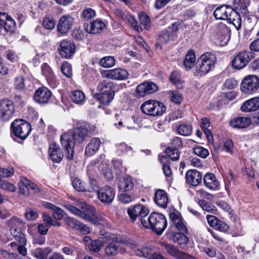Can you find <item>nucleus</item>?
<instances>
[{
  "label": "nucleus",
  "instance_id": "f257e3e1",
  "mask_svg": "<svg viewBox=\"0 0 259 259\" xmlns=\"http://www.w3.org/2000/svg\"><path fill=\"white\" fill-rule=\"evenodd\" d=\"M89 125L87 122H81L74 129V132L67 133L61 136L60 141L63 151L55 142H52L49 146V156L55 162L59 163L64 156L67 159H72L74 154V144L84 141L88 134Z\"/></svg>",
  "mask_w": 259,
  "mask_h": 259
},
{
  "label": "nucleus",
  "instance_id": "f03ea898",
  "mask_svg": "<svg viewBox=\"0 0 259 259\" xmlns=\"http://www.w3.org/2000/svg\"><path fill=\"white\" fill-rule=\"evenodd\" d=\"M216 62V57L212 53L207 52L201 55L196 63V75L202 76L207 74L214 67Z\"/></svg>",
  "mask_w": 259,
  "mask_h": 259
},
{
  "label": "nucleus",
  "instance_id": "7ed1b4c3",
  "mask_svg": "<svg viewBox=\"0 0 259 259\" xmlns=\"http://www.w3.org/2000/svg\"><path fill=\"white\" fill-rule=\"evenodd\" d=\"M144 227L150 228L157 234L161 235L167 227L166 218L162 214L153 212L144 221Z\"/></svg>",
  "mask_w": 259,
  "mask_h": 259
},
{
  "label": "nucleus",
  "instance_id": "20e7f679",
  "mask_svg": "<svg viewBox=\"0 0 259 259\" xmlns=\"http://www.w3.org/2000/svg\"><path fill=\"white\" fill-rule=\"evenodd\" d=\"M78 206L82 209L80 218L90 222L95 225H104L105 221L103 218L96 214L94 207L84 201H78Z\"/></svg>",
  "mask_w": 259,
  "mask_h": 259
},
{
  "label": "nucleus",
  "instance_id": "39448f33",
  "mask_svg": "<svg viewBox=\"0 0 259 259\" xmlns=\"http://www.w3.org/2000/svg\"><path fill=\"white\" fill-rule=\"evenodd\" d=\"M149 213V209L140 203L131 206L127 210V213L133 223H139L144 226V221H146V217Z\"/></svg>",
  "mask_w": 259,
  "mask_h": 259
},
{
  "label": "nucleus",
  "instance_id": "423d86ee",
  "mask_svg": "<svg viewBox=\"0 0 259 259\" xmlns=\"http://www.w3.org/2000/svg\"><path fill=\"white\" fill-rule=\"evenodd\" d=\"M142 111L147 115L155 116L161 115L166 110L164 104L157 100H149L141 106Z\"/></svg>",
  "mask_w": 259,
  "mask_h": 259
},
{
  "label": "nucleus",
  "instance_id": "0eeeda50",
  "mask_svg": "<svg viewBox=\"0 0 259 259\" xmlns=\"http://www.w3.org/2000/svg\"><path fill=\"white\" fill-rule=\"evenodd\" d=\"M8 225L11 234L15 240L18 243H25L26 241L25 235L22 232V229L25 227L23 221L17 218H12L8 221Z\"/></svg>",
  "mask_w": 259,
  "mask_h": 259
},
{
  "label": "nucleus",
  "instance_id": "6e6552de",
  "mask_svg": "<svg viewBox=\"0 0 259 259\" xmlns=\"http://www.w3.org/2000/svg\"><path fill=\"white\" fill-rule=\"evenodd\" d=\"M11 127L14 135L22 140L25 139L31 131L30 124L22 119L14 120L11 124Z\"/></svg>",
  "mask_w": 259,
  "mask_h": 259
},
{
  "label": "nucleus",
  "instance_id": "1a4fd4ad",
  "mask_svg": "<svg viewBox=\"0 0 259 259\" xmlns=\"http://www.w3.org/2000/svg\"><path fill=\"white\" fill-rule=\"evenodd\" d=\"M259 88V78L254 75H249L242 80L240 85L241 91L247 94L255 93Z\"/></svg>",
  "mask_w": 259,
  "mask_h": 259
},
{
  "label": "nucleus",
  "instance_id": "9d476101",
  "mask_svg": "<svg viewBox=\"0 0 259 259\" xmlns=\"http://www.w3.org/2000/svg\"><path fill=\"white\" fill-rule=\"evenodd\" d=\"M253 57V54L250 51H240L234 57L232 60V66L233 68L236 69H242L246 66Z\"/></svg>",
  "mask_w": 259,
  "mask_h": 259
},
{
  "label": "nucleus",
  "instance_id": "9b49d317",
  "mask_svg": "<svg viewBox=\"0 0 259 259\" xmlns=\"http://www.w3.org/2000/svg\"><path fill=\"white\" fill-rule=\"evenodd\" d=\"M84 243H88L92 241V243H126L127 241L125 238H123L119 235L112 234L109 233H106L100 237L98 240L92 241L91 238L89 236H84L83 238Z\"/></svg>",
  "mask_w": 259,
  "mask_h": 259
},
{
  "label": "nucleus",
  "instance_id": "f8f14e48",
  "mask_svg": "<svg viewBox=\"0 0 259 259\" xmlns=\"http://www.w3.org/2000/svg\"><path fill=\"white\" fill-rule=\"evenodd\" d=\"M14 105L12 101L7 99L0 100V120H9L14 114Z\"/></svg>",
  "mask_w": 259,
  "mask_h": 259
},
{
  "label": "nucleus",
  "instance_id": "ddd939ff",
  "mask_svg": "<svg viewBox=\"0 0 259 259\" xmlns=\"http://www.w3.org/2000/svg\"><path fill=\"white\" fill-rule=\"evenodd\" d=\"M76 46L71 40L63 39L59 42L58 51L62 58H70L75 52Z\"/></svg>",
  "mask_w": 259,
  "mask_h": 259
},
{
  "label": "nucleus",
  "instance_id": "4468645a",
  "mask_svg": "<svg viewBox=\"0 0 259 259\" xmlns=\"http://www.w3.org/2000/svg\"><path fill=\"white\" fill-rule=\"evenodd\" d=\"M158 90L157 85L153 82H144L139 84L136 89V96L144 97L155 93Z\"/></svg>",
  "mask_w": 259,
  "mask_h": 259
},
{
  "label": "nucleus",
  "instance_id": "2eb2a0df",
  "mask_svg": "<svg viewBox=\"0 0 259 259\" xmlns=\"http://www.w3.org/2000/svg\"><path fill=\"white\" fill-rule=\"evenodd\" d=\"M101 74L103 78L116 80H124L128 75V72L125 70L121 68L103 70L101 72Z\"/></svg>",
  "mask_w": 259,
  "mask_h": 259
},
{
  "label": "nucleus",
  "instance_id": "dca6fc26",
  "mask_svg": "<svg viewBox=\"0 0 259 259\" xmlns=\"http://www.w3.org/2000/svg\"><path fill=\"white\" fill-rule=\"evenodd\" d=\"M115 191L111 187L105 186L100 188L97 193L99 200L104 203L109 204L111 203L115 197Z\"/></svg>",
  "mask_w": 259,
  "mask_h": 259
},
{
  "label": "nucleus",
  "instance_id": "f3484780",
  "mask_svg": "<svg viewBox=\"0 0 259 259\" xmlns=\"http://www.w3.org/2000/svg\"><path fill=\"white\" fill-rule=\"evenodd\" d=\"M74 23V19L70 15L62 16L57 25V30L61 34H66L71 29Z\"/></svg>",
  "mask_w": 259,
  "mask_h": 259
},
{
  "label": "nucleus",
  "instance_id": "a211bd4d",
  "mask_svg": "<svg viewBox=\"0 0 259 259\" xmlns=\"http://www.w3.org/2000/svg\"><path fill=\"white\" fill-rule=\"evenodd\" d=\"M51 96V92L48 89L45 87H41L35 91L33 98L36 102L42 104L47 103Z\"/></svg>",
  "mask_w": 259,
  "mask_h": 259
},
{
  "label": "nucleus",
  "instance_id": "6ab92c4d",
  "mask_svg": "<svg viewBox=\"0 0 259 259\" xmlns=\"http://www.w3.org/2000/svg\"><path fill=\"white\" fill-rule=\"evenodd\" d=\"M168 253L179 259H195L192 256L181 251L178 246L174 244H163Z\"/></svg>",
  "mask_w": 259,
  "mask_h": 259
},
{
  "label": "nucleus",
  "instance_id": "aec40b11",
  "mask_svg": "<svg viewBox=\"0 0 259 259\" xmlns=\"http://www.w3.org/2000/svg\"><path fill=\"white\" fill-rule=\"evenodd\" d=\"M234 11L233 8L227 5H223L215 10L213 16L217 19L228 20Z\"/></svg>",
  "mask_w": 259,
  "mask_h": 259
},
{
  "label": "nucleus",
  "instance_id": "412c9836",
  "mask_svg": "<svg viewBox=\"0 0 259 259\" xmlns=\"http://www.w3.org/2000/svg\"><path fill=\"white\" fill-rule=\"evenodd\" d=\"M41 70L50 86L52 88H55L57 86V80L49 65L47 63H44L41 66Z\"/></svg>",
  "mask_w": 259,
  "mask_h": 259
},
{
  "label": "nucleus",
  "instance_id": "4be33fe9",
  "mask_svg": "<svg viewBox=\"0 0 259 259\" xmlns=\"http://www.w3.org/2000/svg\"><path fill=\"white\" fill-rule=\"evenodd\" d=\"M205 186L212 191L218 190L220 188V182L215 176L212 173H207L204 175L203 178Z\"/></svg>",
  "mask_w": 259,
  "mask_h": 259
},
{
  "label": "nucleus",
  "instance_id": "5701e85b",
  "mask_svg": "<svg viewBox=\"0 0 259 259\" xmlns=\"http://www.w3.org/2000/svg\"><path fill=\"white\" fill-rule=\"evenodd\" d=\"M186 182L193 186H196L202 181V175L196 170H190L186 174Z\"/></svg>",
  "mask_w": 259,
  "mask_h": 259
},
{
  "label": "nucleus",
  "instance_id": "b1692460",
  "mask_svg": "<svg viewBox=\"0 0 259 259\" xmlns=\"http://www.w3.org/2000/svg\"><path fill=\"white\" fill-rule=\"evenodd\" d=\"M42 205L47 209H49L53 211L52 216L56 220H61L64 218L66 214L65 211L61 208L56 206L53 204L47 202L43 201Z\"/></svg>",
  "mask_w": 259,
  "mask_h": 259
},
{
  "label": "nucleus",
  "instance_id": "393cba45",
  "mask_svg": "<svg viewBox=\"0 0 259 259\" xmlns=\"http://www.w3.org/2000/svg\"><path fill=\"white\" fill-rule=\"evenodd\" d=\"M250 0H233V10L242 15L248 13V7L250 5Z\"/></svg>",
  "mask_w": 259,
  "mask_h": 259
},
{
  "label": "nucleus",
  "instance_id": "a878e982",
  "mask_svg": "<svg viewBox=\"0 0 259 259\" xmlns=\"http://www.w3.org/2000/svg\"><path fill=\"white\" fill-rule=\"evenodd\" d=\"M154 201L158 206L166 208L168 202V198L166 192L162 189L156 190L154 194Z\"/></svg>",
  "mask_w": 259,
  "mask_h": 259
},
{
  "label": "nucleus",
  "instance_id": "bb28decb",
  "mask_svg": "<svg viewBox=\"0 0 259 259\" xmlns=\"http://www.w3.org/2000/svg\"><path fill=\"white\" fill-rule=\"evenodd\" d=\"M259 109V97L251 98L244 102L241 107L243 112H249Z\"/></svg>",
  "mask_w": 259,
  "mask_h": 259
},
{
  "label": "nucleus",
  "instance_id": "cd10ccee",
  "mask_svg": "<svg viewBox=\"0 0 259 259\" xmlns=\"http://www.w3.org/2000/svg\"><path fill=\"white\" fill-rule=\"evenodd\" d=\"M169 218L178 230L184 232H186L187 231L185 225L182 221L181 215L178 211L170 213Z\"/></svg>",
  "mask_w": 259,
  "mask_h": 259
},
{
  "label": "nucleus",
  "instance_id": "c85d7f7f",
  "mask_svg": "<svg viewBox=\"0 0 259 259\" xmlns=\"http://www.w3.org/2000/svg\"><path fill=\"white\" fill-rule=\"evenodd\" d=\"M101 144L100 139L98 138H93L85 148V155L88 156H91L95 154L99 149Z\"/></svg>",
  "mask_w": 259,
  "mask_h": 259
},
{
  "label": "nucleus",
  "instance_id": "c756f323",
  "mask_svg": "<svg viewBox=\"0 0 259 259\" xmlns=\"http://www.w3.org/2000/svg\"><path fill=\"white\" fill-rule=\"evenodd\" d=\"M105 26V24L102 21L96 20L87 25L85 29L88 33L96 34L103 30Z\"/></svg>",
  "mask_w": 259,
  "mask_h": 259
},
{
  "label": "nucleus",
  "instance_id": "7c9ffc66",
  "mask_svg": "<svg viewBox=\"0 0 259 259\" xmlns=\"http://www.w3.org/2000/svg\"><path fill=\"white\" fill-rule=\"evenodd\" d=\"M117 187L120 190L123 191H128L132 190L134 187L132 178L128 176H125L119 179Z\"/></svg>",
  "mask_w": 259,
  "mask_h": 259
},
{
  "label": "nucleus",
  "instance_id": "2f4dec72",
  "mask_svg": "<svg viewBox=\"0 0 259 259\" xmlns=\"http://www.w3.org/2000/svg\"><path fill=\"white\" fill-rule=\"evenodd\" d=\"M250 123V120L246 117L235 118L230 121V125L233 128H243L246 127Z\"/></svg>",
  "mask_w": 259,
  "mask_h": 259
},
{
  "label": "nucleus",
  "instance_id": "473e14b6",
  "mask_svg": "<svg viewBox=\"0 0 259 259\" xmlns=\"http://www.w3.org/2000/svg\"><path fill=\"white\" fill-rule=\"evenodd\" d=\"M114 93L113 92H109L108 93H100L93 95L95 99L104 105H108L113 100Z\"/></svg>",
  "mask_w": 259,
  "mask_h": 259
},
{
  "label": "nucleus",
  "instance_id": "72a5a7b5",
  "mask_svg": "<svg viewBox=\"0 0 259 259\" xmlns=\"http://www.w3.org/2000/svg\"><path fill=\"white\" fill-rule=\"evenodd\" d=\"M196 63V57L194 52L189 50L186 55L184 60V65L187 69L192 68Z\"/></svg>",
  "mask_w": 259,
  "mask_h": 259
},
{
  "label": "nucleus",
  "instance_id": "f704fd0d",
  "mask_svg": "<svg viewBox=\"0 0 259 259\" xmlns=\"http://www.w3.org/2000/svg\"><path fill=\"white\" fill-rule=\"evenodd\" d=\"M169 240L178 243H188V238L182 233L169 232L168 233Z\"/></svg>",
  "mask_w": 259,
  "mask_h": 259
},
{
  "label": "nucleus",
  "instance_id": "c9c22d12",
  "mask_svg": "<svg viewBox=\"0 0 259 259\" xmlns=\"http://www.w3.org/2000/svg\"><path fill=\"white\" fill-rule=\"evenodd\" d=\"M160 161L162 163V169L165 176L170 179L172 176V170L170 167V161L166 156H162L159 157Z\"/></svg>",
  "mask_w": 259,
  "mask_h": 259
},
{
  "label": "nucleus",
  "instance_id": "e433bc0d",
  "mask_svg": "<svg viewBox=\"0 0 259 259\" xmlns=\"http://www.w3.org/2000/svg\"><path fill=\"white\" fill-rule=\"evenodd\" d=\"M230 23H232L235 27L237 30L240 29L241 27V19L240 14L234 11L231 15V17L227 20Z\"/></svg>",
  "mask_w": 259,
  "mask_h": 259
},
{
  "label": "nucleus",
  "instance_id": "4c0bfd02",
  "mask_svg": "<svg viewBox=\"0 0 259 259\" xmlns=\"http://www.w3.org/2000/svg\"><path fill=\"white\" fill-rule=\"evenodd\" d=\"M71 100L76 104H83L85 100V95L79 90H75L72 92L70 95Z\"/></svg>",
  "mask_w": 259,
  "mask_h": 259
},
{
  "label": "nucleus",
  "instance_id": "58836bf2",
  "mask_svg": "<svg viewBox=\"0 0 259 259\" xmlns=\"http://www.w3.org/2000/svg\"><path fill=\"white\" fill-rule=\"evenodd\" d=\"M29 180L25 177H21L20 182L19 184V193L22 194L25 196H27L29 195V187L28 183Z\"/></svg>",
  "mask_w": 259,
  "mask_h": 259
},
{
  "label": "nucleus",
  "instance_id": "ea45409f",
  "mask_svg": "<svg viewBox=\"0 0 259 259\" xmlns=\"http://www.w3.org/2000/svg\"><path fill=\"white\" fill-rule=\"evenodd\" d=\"M153 250V247L150 244H145L144 246L141 248H138L135 250L137 255L146 257Z\"/></svg>",
  "mask_w": 259,
  "mask_h": 259
},
{
  "label": "nucleus",
  "instance_id": "a19ab883",
  "mask_svg": "<svg viewBox=\"0 0 259 259\" xmlns=\"http://www.w3.org/2000/svg\"><path fill=\"white\" fill-rule=\"evenodd\" d=\"M175 34L174 33L165 31L159 35L158 41L160 44H165L170 41L175 40Z\"/></svg>",
  "mask_w": 259,
  "mask_h": 259
},
{
  "label": "nucleus",
  "instance_id": "79ce46f5",
  "mask_svg": "<svg viewBox=\"0 0 259 259\" xmlns=\"http://www.w3.org/2000/svg\"><path fill=\"white\" fill-rule=\"evenodd\" d=\"M139 19L145 29L148 30L151 27V20L149 16L144 12H141L139 14Z\"/></svg>",
  "mask_w": 259,
  "mask_h": 259
},
{
  "label": "nucleus",
  "instance_id": "37998d69",
  "mask_svg": "<svg viewBox=\"0 0 259 259\" xmlns=\"http://www.w3.org/2000/svg\"><path fill=\"white\" fill-rule=\"evenodd\" d=\"M99 63L103 67L110 68L115 65V60L112 56H106L101 58Z\"/></svg>",
  "mask_w": 259,
  "mask_h": 259
},
{
  "label": "nucleus",
  "instance_id": "c03bdc74",
  "mask_svg": "<svg viewBox=\"0 0 259 259\" xmlns=\"http://www.w3.org/2000/svg\"><path fill=\"white\" fill-rule=\"evenodd\" d=\"M112 83L109 81L103 80L99 82L97 89L102 93H108L109 92H113L111 90Z\"/></svg>",
  "mask_w": 259,
  "mask_h": 259
},
{
  "label": "nucleus",
  "instance_id": "a18cd8bd",
  "mask_svg": "<svg viewBox=\"0 0 259 259\" xmlns=\"http://www.w3.org/2000/svg\"><path fill=\"white\" fill-rule=\"evenodd\" d=\"M165 154L168 159L177 160L180 158V153L177 148L168 147L165 149Z\"/></svg>",
  "mask_w": 259,
  "mask_h": 259
},
{
  "label": "nucleus",
  "instance_id": "49530a36",
  "mask_svg": "<svg viewBox=\"0 0 259 259\" xmlns=\"http://www.w3.org/2000/svg\"><path fill=\"white\" fill-rule=\"evenodd\" d=\"M178 133L184 136H189L192 133V127L190 125L182 124L178 127Z\"/></svg>",
  "mask_w": 259,
  "mask_h": 259
},
{
  "label": "nucleus",
  "instance_id": "de8ad7c7",
  "mask_svg": "<svg viewBox=\"0 0 259 259\" xmlns=\"http://www.w3.org/2000/svg\"><path fill=\"white\" fill-rule=\"evenodd\" d=\"M72 184L74 189L78 191H87L84 183L78 178H72Z\"/></svg>",
  "mask_w": 259,
  "mask_h": 259
},
{
  "label": "nucleus",
  "instance_id": "09e8293b",
  "mask_svg": "<svg viewBox=\"0 0 259 259\" xmlns=\"http://www.w3.org/2000/svg\"><path fill=\"white\" fill-rule=\"evenodd\" d=\"M64 222L69 227L78 230L80 227L81 222L77 220L67 217L64 218Z\"/></svg>",
  "mask_w": 259,
  "mask_h": 259
},
{
  "label": "nucleus",
  "instance_id": "8fccbe9b",
  "mask_svg": "<svg viewBox=\"0 0 259 259\" xmlns=\"http://www.w3.org/2000/svg\"><path fill=\"white\" fill-rule=\"evenodd\" d=\"M116 153L118 155L125 154L128 152L132 151V148L131 146H128L125 143H120L116 145Z\"/></svg>",
  "mask_w": 259,
  "mask_h": 259
},
{
  "label": "nucleus",
  "instance_id": "3c124183",
  "mask_svg": "<svg viewBox=\"0 0 259 259\" xmlns=\"http://www.w3.org/2000/svg\"><path fill=\"white\" fill-rule=\"evenodd\" d=\"M2 28H4L5 30L8 32H14L16 28L15 21L10 17L5 23Z\"/></svg>",
  "mask_w": 259,
  "mask_h": 259
},
{
  "label": "nucleus",
  "instance_id": "603ef678",
  "mask_svg": "<svg viewBox=\"0 0 259 259\" xmlns=\"http://www.w3.org/2000/svg\"><path fill=\"white\" fill-rule=\"evenodd\" d=\"M193 151L195 154L202 158H206L209 155L208 150L200 146L194 147Z\"/></svg>",
  "mask_w": 259,
  "mask_h": 259
},
{
  "label": "nucleus",
  "instance_id": "864d4df0",
  "mask_svg": "<svg viewBox=\"0 0 259 259\" xmlns=\"http://www.w3.org/2000/svg\"><path fill=\"white\" fill-rule=\"evenodd\" d=\"M44 27L48 29H52L55 27L56 23L53 17L51 16L46 17L42 22Z\"/></svg>",
  "mask_w": 259,
  "mask_h": 259
},
{
  "label": "nucleus",
  "instance_id": "5fc2aeb1",
  "mask_svg": "<svg viewBox=\"0 0 259 259\" xmlns=\"http://www.w3.org/2000/svg\"><path fill=\"white\" fill-rule=\"evenodd\" d=\"M0 188L13 192L16 190V187L12 184L1 179H0Z\"/></svg>",
  "mask_w": 259,
  "mask_h": 259
},
{
  "label": "nucleus",
  "instance_id": "6e6d98bb",
  "mask_svg": "<svg viewBox=\"0 0 259 259\" xmlns=\"http://www.w3.org/2000/svg\"><path fill=\"white\" fill-rule=\"evenodd\" d=\"M136 197L133 194L122 193L119 196V200L123 203H128L134 201Z\"/></svg>",
  "mask_w": 259,
  "mask_h": 259
},
{
  "label": "nucleus",
  "instance_id": "4d7b16f0",
  "mask_svg": "<svg viewBox=\"0 0 259 259\" xmlns=\"http://www.w3.org/2000/svg\"><path fill=\"white\" fill-rule=\"evenodd\" d=\"M14 86L18 90H22L25 88L24 78L22 76H18L14 79Z\"/></svg>",
  "mask_w": 259,
  "mask_h": 259
},
{
  "label": "nucleus",
  "instance_id": "13d9d810",
  "mask_svg": "<svg viewBox=\"0 0 259 259\" xmlns=\"http://www.w3.org/2000/svg\"><path fill=\"white\" fill-rule=\"evenodd\" d=\"M82 16L85 20H89L96 16V12L94 10L88 8L83 11Z\"/></svg>",
  "mask_w": 259,
  "mask_h": 259
},
{
  "label": "nucleus",
  "instance_id": "bf43d9fd",
  "mask_svg": "<svg viewBox=\"0 0 259 259\" xmlns=\"http://www.w3.org/2000/svg\"><path fill=\"white\" fill-rule=\"evenodd\" d=\"M61 71L63 74L68 78L71 77L72 75L71 66L67 62L62 64Z\"/></svg>",
  "mask_w": 259,
  "mask_h": 259
},
{
  "label": "nucleus",
  "instance_id": "052dcab7",
  "mask_svg": "<svg viewBox=\"0 0 259 259\" xmlns=\"http://www.w3.org/2000/svg\"><path fill=\"white\" fill-rule=\"evenodd\" d=\"M199 204L203 209L208 212L213 211L215 209L214 205L203 199L199 201Z\"/></svg>",
  "mask_w": 259,
  "mask_h": 259
},
{
  "label": "nucleus",
  "instance_id": "680f3d73",
  "mask_svg": "<svg viewBox=\"0 0 259 259\" xmlns=\"http://www.w3.org/2000/svg\"><path fill=\"white\" fill-rule=\"evenodd\" d=\"M169 94L170 100L172 102L177 104H179L181 103L182 97L180 93L176 91H170Z\"/></svg>",
  "mask_w": 259,
  "mask_h": 259
},
{
  "label": "nucleus",
  "instance_id": "e2e57ef3",
  "mask_svg": "<svg viewBox=\"0 0 259 259\" xmlns=\"http://www.w3.org/2000/svg\"><path fill=\"white\" fill-rule=\"evenodd\" d=\"M25 218L29 220L33 221L38 218V213L31 208H28L26 209L25 213Z\"/></svg>",
  "mask_w": 259,
  "mask_h": 259
},
{
  "label": "nucleus",
  "instance_id": "0e129e2a",
  "mask_svg": "<svg viewBox=\"0 0 259 259\" xmlns=\"http://www.w3.org/2000/svg\"><path fill=\"white\" fill-rule=\"evenodd\" d=\"M237 85V81L233 78L227 79L223 84L224 88L228 90L234 89Z\"/></svg>",
  "mask_w": 259,
  "mask_h": 259
},
{
  "label": "nucleus",
  "instance_id": "69168bd1",
  "mask_svg": "<svg viewBox=\"0 0 259 259\" xmlns=\"http://www.w3.org/2000/svg\"><path fill=\"white\" fill-rule=\"evenodd\" d=\"M103 247L102 244H85V248L91 252H98Z\"/></svg>",
  "mask_w": 259,
  "mask_h": 259
},
{
  "label": "nucleus",
  "instance_id": "338daca9",
  "mask_svg": "<svg viewBox=\"0 0 259 259\" xmlns=\"http://www.w3.org/2000/svg\"><path fill=\"white\" fill-rule=\"evenodd\" d=\"M14 173V169L12 167L9 168H0V177L4 178L10 177Z\"/></svg>",
  "mask_w": 259,
  "mask_h": 259
},
{
  "label": "nucleus",
  "instance_id": "774afa93",
  "mask_svg": "<svg viewBox=\"0 0 259 259\" xmlns=\"http://www.w3.org/2000/svg\"><path fill=\"white\" fill-rule=\"evenodd\" d=\"M105 250L106 253L109 255H114L117 253V247L115 244H108Z\"/></svg>",
  "mask_w": 259,
  "mask_h": 259
}]
</instances>
